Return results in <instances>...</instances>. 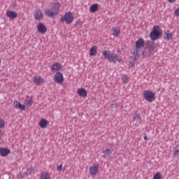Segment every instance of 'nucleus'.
<instances>
[{
  "label": "nucleus",
  "mask_w": 179,
  "mask_h": 179,
  "mask_svg": "<svg viewBox=\"0 0 179 179\" xmlns=\"http://www.w3.org/2000/svg\"><path fill=\"white\" fill-rule=\"evenodd\" d=\"M102 55L105 59H108L111 64H115L116 62H121V59L118 57V55L111 52V51L103 50L102 52Z\"/></svg>",
  "instance_id": "obj_1"
},
{
  "label": "nucleus",
  "mask_w": 179,
  "mask_h": 179,
  "mask_svg": "<svg viewBox=\"0 0 179 179\" xmlns=\"http://www.w3.org/2000/svg\"><path fill=\"white\" fill-rule=\"evenodd\" d=\"M59 8H61V4L59 3L56 2L54 3L53 6H52L51 10L46 9L45 10V13L46 16H48V17H52L53 19L58 15V12H59Z\"/></svg>",
  "instance_id": "obj_2"
},
{
  "label": "nucleus",
  "mask_w": 179,
  "mask_h": 179,
  "mask_svg": "<svg viewBox=\"0 0 179 179\" xmlns=\"http://www.w3.org/2000/svg\"><path fill=\"white\" fill-rule=\"evenodd\" d=\"M163 34V30L159 26H154L152 31L150 33V37L152 41H155Z\"/></svg>",
  "instance_id": "obj_3"
},
{
  "label": "nucleus",
  "mask_w": 179,
  "mask_h": 179,
  "mask_svg": "<svg viewBox=\"0 0 179 179\" xmlns=\"http://www.w3.org/2000/svg\"><path fill=\"white\" fill-rule=\"evenodd\" d=\"M145 47V40L141 38L136 42V48L133 51V55L136 56V58H139L141 57V54H139V48H142Z\"/></svg>",
  "instance_id": "obj_4"
},
{
  "label": "nucleus",
  "mask_w": 179,
  "mask_h": 179,
  "mask_svg": "<svg viewBox=\"0 0 179 179\" xmlns=\"http://www.w3.org/2000/svg\"><path fill=\"white\" fill-rule=\"evenodd\" d=\"M143 96L145 100L148 101V103H152V101H155L156 100V93L150 90H145L143 92Z\"/></svg>",
  "instance_id": "obj_5"
},
{
  "label": "nucleus",
  "mask_w": 179,
  "mask_h": 179,
  "mask_svg": "<svg viewBox=\"0 0 179 179\" xmlns=\"http://www.w3.org/2000/svg\"><path fill=\"white\" fill-rule=\"evenodd\" d=\"M61 22H66L67 24H71L73 22V14L69 11L65 13L64 16L60 18Z\"/></svg>",
  "instance_id": "obj_6"
},
{
  "label": "nucleus",
  "mask_w": 179,
  "mask_h": 179,
  "mask_svg": "<svg viewBox=\"0 0 179 179\" xmlns=\"http://www.w3.org/2000/svg\"><path fill=\"white\" fill-rule=\"evenodd\" d=\"M147 48L149 50V54L148 55H153V52H155V50H156V45H155V43L151 41H147Z\"/></svg>",
  "instance_id": "obj_7"
},
{
  "label": "nucleus",
  "mask_w": 179,
  "mask_h": 179,
  "mask_svg": "<svg viewBox=\"0 0 179 179\" xmlns=\"http://www.w3.org/2000/svg\"><path fill=\"white\" fill-rule=\"evenodd\" d=\"M54 79L56 83H62L64 82V75L61 72H57L54 76Z\"/></svg>",
  "instance_id": "obj_8"
},
{
  "label": "nucleus",
  "mask_w": 179,
  "mask_h": 179,
  "mask_svg": "<svg viewBox=\"0 0 179 179\" xmlns=\"http://www.w3.org/2000/svg\"><path fill=\"white\" fill-rule=\"evenodd\" d=\"M38 31L41 33V34H45L47 33V27L43 22H40L38 25Z\"/></svg>",
  "instance_id": "obj_9"
},
{
  "label": "nucleus",
  "mask_w": 179,
  "mask_h": 179,
  "mask_svg": "<svg viewBox=\"0 0 179 179\" xmlns=\"http://www.w3.org/2000/svg\"><path fill=\"white\" fill-rule=\"evenodd\" d=\"M6 16L9 17V19H16V17H17V13L13 10H7Z\"/></svg>",
  "instance_id": "obj_10"
},
{
  "label": "nucleus",
  "mask_w": 179,
  "mask_h": 179,
  "mask_svg": "<svg viewBox=\"0 0 179 179\" xmlns=\"http://www.w3.org/2000/svg\"><path fill=\"white\" fill-rule=\"evenodd\" d=\"M10 153V150L8 148H0V155L3 156V157H5V156H8Z\"/></svg>",
  "instance_id": "obj_11"
},
{
  "label": "nucleus",
  "mask_w": 179,
  "mask_h": 179,
  "mask_svg": "<svg viewBox=\"0 0 179 179\" xmlns=\"http://www.w3.org/2000/svg\"><path fill=\"white\" fill-rule=\"evenodd\" d=\"M34 83L37 85V86H40L41 83H44V79L41 78L40 76H36L34 78Z\"/></svg>",
  "instance_id": "obj_12"
},
{
  "label": "nucleus",
  "mask_w": 179,
  "mask_h": 179,
  "mask_svg": "<svg viewBox=\"0 0 179 179\" xmlns=\"http://www.w3.org/2000/svg\"><path fill=\"white\" fill-rule=\"evenodd\" d=\"M62 69V65H61V63H55L52 66V71H55L57 72L58 71H61Z\"/></svg>",
  "instance_id": "obj_13"
},
{
  "label": "nucleus",
  "mask_w": 179,
  "mask_h": 179,
  "mask_svg": "<svg viewBox=\"0 0 179 179\" xmlns=\"http://www.w3.org/2000/svg\"><path fill=\"white\" fill-rule=\"evenodd\" d=\"M77 93L80 96V97H86V96H87V91H86L85 88L78 89Z\"/></svg>",
  "instance_id": "obj_14"
},
{
  "label": "nucleus",
  "mask_w": 179,
  "mask_h": 179,
  "mask_svg": "<svg viewBox=\"0 0 179 179\" xmlns=\"http://www.w3.org/2000/svg\"><path fill=\"white\" fill-rule=\"evenodd\" d=\"M48 125H49L48 120L45 119H41V121L39 122V127H41V128H47Z\"/></svg>",
  "instance_id": "obj_15"
},
{
  "label": "nucleus",
  "mask_w": 179,
  "mask_h": 179,
  "mask_svg": "<svg viewBox=\"0 0 179 179\" xmlns=\"http://www.w3.org/2000/svg\"><path fill=\"white\" fill-rule=\"evenodd\" d=\"M99 171V166H94L90 168V172L92 176H96Z\"/></svg>",
  "instance_id": "obj_16"
},
{
  "label": "nucleus",
  "mask_w": 179,
  "mask_h": 179,
  "mask_svg": "<svg viewBox=\"0 0 179 179\" xmlns=\"http://www.w3.org/2000/svg\"><path fill=\"white\" fill-rule=\"evenodd\" d=\"M111 33L115 37H118V35L121 34V29H117L116 27H113L111 29Z\"/></svg>",
  "instance_id": "obj_17"
},
{
  "label": "nucleus",
  "mask_w": 179,
  "mask_h": 179,
  "mask_svg": "<svg viewBox=\"0 0 179 179\" xmlns=\"http://www.w3.org/2000/svg\"><path fill=\"white\" fill-rule=\"evenodd\" d=\"M136 58H139V57H136V55H134V57H130L129 65L131 68H134V66H135V64L136 62Z\"/></svg>",
  "instance_id": "obj_18"
},
{
  "label": "nucleus",
  "mask_w": 179,
  "mask_h": 179,
  "mask_svg": "<svg viewBox=\"0 0 179 179\" xmlns=\"http://www.w3.org/2000/svg\"><path fill=\"white\" fill-rule=\"evenodd\" d=\"M44 15L43 14V12L38 10L36 13L34 14V18L36 20H41V17H43Z\"/></svg>",
  "instance_id": "obj_19"
},
{
  "label": "nucleus",
  "mask_w": 179,
  "mask_h": 179,
  "mask_svg": "<svg viewBox=\"0 0 179 179\" xmlns=\"http://www.w3.org/2000/svg\"><path fill=\"white\" fill-rule=\"evenodd\" d=\"M98 10L99 4L97 3L92 4L90 8V11L91 12V13H94V12H97Z\"/></svg>",
  "instance_id": "obj_20"
},
{
  "label": "nucleus",
  "mask_w": 179,
  "mask_h": 179,
  "mask_svg": "<svg viewBox=\"0 0 179 179\" xmlns=\"http://www.w3.org/2000/svg\"><path fill=\"white\" fill-rule=\"evenodd\" d=\"M164 40H171V39H173V34L171 33H170L169 30H167L164 33Z\"/></svg>",
  "instance_id": "obj_21"
},
{
  "label": "nucleus",
  "mask_w": 179,
  "mask_h": 179,
  "mask_svg": "<svg viewBox=\"0 0 179 179\" xmlns=\"http://www.w3.org/2000/svg\"><path fill=\"white\" fill-rule=\"evenodd\" d=\"M97 54V46H93L90 50V57H94Z\"/></svg>",
  "instance_id": "obj_22"
},
{
  "label": "nucleus",
  "mask_w": 179,
  "mask_h": 179,
  "mask_svg": "<svg viewBox=\"0 0 179 179\" xmlns=\"http://www.w3.org/2000/svg\"><path fill=\"white\" fill-rule=\"evenodd\" d=\"M103 157H108V156H111L113 151H111V150L107 148L103 151Z\"/></svg>",
  "instance_id": "obj_23"
},
{
  "label": "nucleus",
  "mask_w": 179,
  "mask_h": 179,
  "mask_svg": "<svg viewBox=\"0 0 179 179\" xmlns=\"http://www.w3.org/2000/svg\"><path fill=\"white\" fill-rule=\"evenodd\" d=\"M41 179H50V174L47 172L43 171L40 176Z\"/></svg>",
  "instance_id": "obj_24"
},
{
  "label": "nucleus",
  "mask_w": 179,
  "mask_h": 179,
  "mask_svg": "<svg viewBox=\"0 0 179 179\" xmlns=\"http://www.w3.org/2000/svg\"><path fill=\"white\" fill-rule=\"evenodd\" d=\"M34 171V169L33 168H29L27 171L24 172V174L26 176H30V174H31V173H33Z\"/></svg>",
  "instance_id": "obj_25"
},
{
  "label": "nucleus",
  "mask_w": 179,
  "mask_h": 179,
  "mask_svg": "<svg viewBox=\"0 0 179 179\" xmlns=\"http://www.w3.org/2000/svg\"><path fill=\"white\" fill-rule=\"evenodd\" d=\"M24 103L26 104V106H31V104H33V101L31 100V99H25Z\"/></svg>",
  "instance_id": "obj_26"
},
{
  "label": "nucleus",
  "mask_w": 179,
  "mask_h": 179,
  "mask_svg": "<svg viewBox=\"0 0 179 179\" xmlns=\"http://www.w3.org/2000/svg\"><path fill=\"white\" fill-rule=\"evenodd\" d=\"M152 179H162V173L160 172L157 173L154 176Z\"/></svg>",
  "instance_id": "obj_27"
},
{
  "label": "nucleus",
  "mask_w": 179,
  "mask_h": 179,
  "mask_svg": "<svg viewBox=\"0 0 179 179\" xmlns=\"http://www.w3.org/2000/svg\"><path fill=\"white\" fill-rule=\"evenodd\" d=\"M133 120H134V121H139V120H141V115H134Z\"/></svg>",
  "instance_id": "obj_28"
},
{
  "label": "nucleus",
  "mask_w": 179,
  "mask_h": 179,
  "mask_svg": "<svg viewBox=\"0 0 179 179\" xmlns=\"http://www.w3.org/2000/svg\"><path fill=\"white\" fill-rule=\"evenodd\" d=\"M18 108H20V110H26V106L22 105V103L18 104Z\"/></svg>",
  "instance_id": "obj_29"
},
{
  "label": "nucleus",
  "mask_w": 179,
  "mask_h": 179,
  "mask_svg": "<svg viewBox=\"0 0 179 179\" xmlns=\"http://www.w3.org/2000/svg\"><path fill=\"white\" fill-rule=\"evenodd\" d=\"M3 127H5V121L0 118V129L3 128Z\"/></svg>",
  "instance_id": "obj_30"
},
{
  "label": "nucleus",
  "mask_w": 179,
  "mask_h": 179,
  "mask_svg": "<svg viewBox=\"0 0 179 179\" xmlns=\"http://www.w3.org/2000/svg\"><path fill=\"white\" fill-rule=\"evenodd\" d=\"M13 104L15 108H19V104H20V103L18 102L17 101H15Z\"/></svg>",
  "instance_id": "obj_31"
},
{
  "label": "nucleus",
  "mask_w": 179,
  "mask_h": 179,
  "mask_svg": "<svg viewBox=\"0 0 179 179\" xmlns=\"http://www.w3.org/2000/svg\"><path fill=\"white\" fill-rule=\"evenodd\" d=\"M123 83H128V77H123L122 78Z\"/></svg>",
  "instance_id": "obj_32"
},
{
  "label": "nucleus",
  "mask_w": 179,
  "mask_h": 179,
  "mask_svg": "<svg viewBox=\"0 0 179 179\" xmlns=\"http://www.w3.org/2000/svg\"><path fill=\"white\" fill-rule=\"evenodd\" d=\"M179 150H175L173 152V156H178Z\"/></svg>",
  "instance_id": "obj_33"
},
{
  "label": "nucleus",
  "mask_w": 179,
  "mask_h": 179,
  "mask_svg": "<svg viewBox=\"0 0 179 179\" xmlns=\"http://www.w3.org/2000/svg\"><path fill=\"white\" fill-rule=\"evenodd\" d=\"M58 171H62V164H60L57 166Z\"/></svg>",
  "instance_id": "obj_34"
},
{
  "label": "nucleus",
  "mask_w": 179,
  "mask_h": 179,
  "mask_svg": "<svg viewBox=\"0 0 179 179\" xmlns=\"http://www.w3.org/2000/svg\"><path fill=\"white\" fill-rule=\"evenodd\" d=\"M175 15L179 16V8H178L177 10H175Z\"/></svg>",
  "instance_id": "obj_35"
},
{
  "label": "nucleus",
  "mask_w": 179,
  "mask_h": 179,
  "mask_svg": "<svg viewBox=\"0 0 179 179\" xmlns=\"http://www.w3.org/2000/svg\"><path fill=\"white\" fill-rule=\"evenodd\" d=\"M11 6H12L13 9H16V6H17V4L16 3H13L11 5Z\"/></svg>",
  "instance_id": "obj_36"
},
{
  "label": "nucleus",
  "mask_w": 179,
  "mask_h": 179,
  "mask_svg": "<svg viewBox=\"0 0 179 179\" xmlns=\"http://www.w3.org/2000/svg\"><path fill=\"white\" fill-rule=\"evenodd\" d=\"M168 1L169 2V3H174V2H176V0H168Z\"/></svg>",
  "instance_id": "obj_37"
},
{
  "label": "nucleus",
  "mask_w": 179,
  "mask_h": 179,
  "mask_svg": "<svg viewBox=\"0 0 179 179\" xmlns=\"http://www.w3.org/2000/svg\"><path fill=\"white\" fill-rule=\"evenodd\" d=\"M144 139H145V141H148V136H146V134H145V136H144Z\"/></svg>",
  "instance_id": "obj_38"
},
{
  "label": "nucleus",
  "mask_w": 179,
  "mask_h": 179,
  "mask_svg": "<svg viewBox=\"0 0 179 179\" xmlns=\"http://www.w3.org/2000/svg\"><path fill=\"white\" fill-rule=\"evenodd\" d=\"M23 178V177H22V173L19 174V178Z\"/></svg>",
  "instance_id": "obj_39"
},
{
  "label": "nucleus",
  "mask_w": 179,
  "mask_h": 179,
  "mask_svg": "<svg viewBox=\"0 0 179 179\" xmlns=\"http://www.w3.org/2000/svg\"><path fill=\"white\" fill-rule=\"evenodd\" d=\"M1 136H2V132L0 131V141H1Z\"/></svg>",
  "instance_id": "obj_40"
},
{
  "label": "nucleus",
  "mask_w": 179,
  "mask_h": 179,
  "mask_svg": "<svg viewBox=\"0 0 179 179\" xmlns=\"http://www.w3.org/2000/svg\"><path fill=\"white\" fill-rule=\"evenodd\" d=\"M0 64H1V59H0Z\"/></svg>",
  "instance_id": "obj_41"
}]
</instances>
